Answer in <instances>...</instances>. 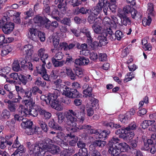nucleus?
I'll list each match as a JSON object with an SVG mask.
<instances>
[{
    "instance_id": "1",
    "label": "nucleus",
    "mask_w": 156,
    "mask_h": 156,
    "mask_svg": "<svg viewBox=\"0 0 156 156\" xmlns=\"http://www.w3.org/2000/svg\"><path fill=\"white\" fill-rule=\"evenodd\" d=\"M76 113L72 109H69L65 112L64 114L62 112H57L56 115L57 118L58 122L61 124L65 121L66 125V128L68 131H70V133L67 136L71 137L74 136L73 133L77 132V127L76 122L77 119L75 117Z\"/></svg>"
},
{
    "instance_id": "2",
    "label": "nucleus",
    "mask_w": 156,
    "mask_h": 156,
    "mask_svg": "<svg viewBox=\"0 0 156 156\" xmlns=\"http://www.w3.org/2000/svg\"><path fill=\"white\" fill-rule=\"evenodd\" d=\"M62 80L60 79H58L54 82V86H53V88L55 90L53 93L51 94V95L49 96L48 99L49 100L47 101L48 103L50 102V101L54 100L53 102L52 103V106L55 107L56 109L60 110L62 108V105L61 102L57 99V98L60 95V92L62 94L66 85L61 84Z\"/></svg>"
},
{
    "instance_id": "3",
    "label": "nucleus",
    "mask_w": 156,
    "mask_h": 156,
    "mask_svg": "<svg viewBox=\"0 0 156 156\" xmlns=\"http://www.w3.org/2000/svg\"><path fill=\"white\" fill-rule=\"evenodd\" d=\"M111 31H108V28L106 30L104 29L103 30V32L101 34L99 35L97 37V39L99 41L98 43L97 41L94 42V44H96L97 46L101 47L102 46H105L108 43L107 39L110 40L108 34L110 32L111 33Z\"/></svg>"
},
{
    "instance_id": "4",
    "label": "nucleus",
    "mask_w": 156,
    "mask_h": 156,
    "mask_svg": "<svg viewBox=\"0 0 156 156\" xmlns=\"http://www.w3.org/2000/svg\"><path fill=\"white\" fill-rule=\"evenodd\" d=\"M98 134L96 135V138L101 139L100 140H96L93 142L90 146H105L106 144V142L103 140L107 138V136L109 134L107 133L106 130H104L101 131L99 130L98 131Z\"/></svg>"
},
{
    "instance_id": "5",
    "label": "nucleus",
    "mask_w": 156,
    "mask_h": 156,
    "mask_svg": "<svg viewBox=\"0 0 156 156\" xmlns=\"http://www.w3.org/2000/svg\"><path fill=\"white\" fill-rule=\"evenodd\" d=\"M66 97L72 98H78L81 94L75 88H71L66 86L62 94Z\"/></svg>"
},
{
    "instance_id": "6",
    "label": "nucleus",
    "mask_w": 156,
    "mask_h": 156,
    "mask_svg": "<svg viewBox=\"0 0 156 156\" xmlns=\"http://www.w3.org/2000/svg\"><path fill=\"white\" fill-rule=\"evenodd\" d=\"M4 20L2 27H1V28L2 29V31L5 34H9L14 28V23L11 22H8V18L6 16H4Z\"/></svg>"
},
{
    "instance_id": "7",
    "label": "nucleus",
    "mask_w": 156,
    "mask_h": 156,
    "mask_svg": "<svg viewBox=\"0 0 156 156\" xmlns=\"http://www.w3.org/2000/svg\"><path fill=\"white\" fill-rule=\"evenodd\" d=\"M19 61L20 62V64L21 65L22 69L25 72H27V71H29L31 72L33 70L34 66L31 62H27V59L20 58H19Z\"/></svg>"
},
{
    "instance_id": "8",
    "label": "nucleus",
    "mask_w": 156,
    "mask_h": 156,
    "mask_svg": "<svg viewBox=\"0 0 156 156\" xmlns=\"http://www.w3.org/2000/svg\"><path fill=\"white\" fill-rule=\"evenodd\" d=\"M108 31H111V33L109 32L108 34L109 37L111 41H114L117 40L118 41H120L123 37L124 34L123 33L119 30L116 31L115 34L113 33L111 28L109 27L108 28Z\"/></svg>"
},
{
    "instance_id": "9",
    "label": "nucleus",
    "mask_w": 156,
    "mask_h": 156,
    "mask_svg": "<svg viewBox=\"0 0 156 156\" xmlns=\"http://www.w3.org/2000/svg\"><path fill=\"white\" fill-rule=\"evenodd\" d=\"M123 11L124 13L130 14L133 19H135L136 17L139 18L140 15L137 11L134 8L129 5L124 7Z\"/></svg>"
},
{
    "instance_id": "10",
    "label": "nucleus",
    "mask_w": 156,
    "mask_h": 156,
    "mask_svg": "<svg viewBox=\"0 0 156 156\" xmlns=\"http://www.w3.org/2000/svg\"><path fill=\"white\" fill-rule=\"evenodd\" d=\"M104 3V1H103L99 0L97 6L94 7L92 10L90 9L89 12L98 17V15L101 11L102 9L103 8V9H104L103 5Z\"/></svg>"
},
{
    "instance_id": "11",
    "label": "nucleus",
    "mask_w": 156,
    "mask_h": 156,
    "mask_svg": "<svg viewBox=\"0 0 156 156\" xmlns=\"http://www.w3.org/2000/svg\"><path fill=\"white\" fill-rule=\"evenodd\" d=\"M38 106H37L35 108H31L29 109L28 108H26L23 107V109L22 110V112H23L24 115H26V116L30 115L32 116L35 117H37L38 115V112L37 111Z\"/></svg>"
},
{
    "instance_id": "12",
    "label": "nucleus",
    "mask_w": 156,
    "mask_h": 156,
    "mask_svg": "<svg viewBox=\"0 0 156 156\" xmlns=\"http://www.w3.org/2000/svg\"><path fill=\"white\" fill-rule=\"evenodd\" d=\"M37 55L43 63L46 64V61L49 57L46 50L44 48H41L38 50Z\"/></svg>"
},
{
    "instance_id": "13",
    "label": "nucleus",
    "mask_w": 156,
    "mask_h": 156,
    "mask_svg": "<svg viewBox=\"0 0 156 156\" xmlns=\"http://www.w3.org/2000/svg\"><path fill=\"white\" fill-rule=\"evenodd\" d=\"M17 81V83L19 85L23 86L25 85L29 81L32 80V78L31 77L30 75H24L23 74H20L19 75V78Z\"/></svg>"
},
{
    "instance_id": "14",
    "label": "nucleus",
    "mask_w": 156,
    "mask_h": 156,
    "mask_svg": "<svg viewBox=\"0 0 156 156\" xmlns=\"http://www.w3.org/2000/svg\"><path fill=\"white\" fill-rule=\"evenodd\" d=\"M38 32V30L36 28H29L28 33V38L36 42L38 41V37L37 35Z\"/></svg>"
},
{
    "instance_id": "15",
    "label": "nucleus",
    "mask_w": 156,
    "mask_h": 156,
    "mask_svg": "<svg viewBox=\"0 0 156 156\" xmlns=\"http://www.w3.org/2000/svg\"><path fill=\"white\" fill-rule=\"evenodd\" d=\"M55 4L57 5L61 13L63 14L66 13V10L65 7L67 5L66 0H55Z\"/></svg>"
},
{
    "instance_id": "16",
    "label": "nucleus",
    "mask_w": 156,
    "mask_h": 156,
    "mask_svg": "<svg viewBox=\"0 0 156 156\" xmlns=\"http://www.w3.org/2000/svg\"><path fill=\"white\" fill-rule=\"evenodd\" d=\"M13 136L12 135H9L5 136V138L3 137H0V146H6L7 145L10 146L13 143V141L11 140H7L10 139Z\"/></svg>"
},
{
    "instance_id": "17",
    "label": "nucleus",
    "mask_w": 156,
    "mask_h": 156,
    "mask_svg": "<svg viewBox=\"0 0 156 156\" xmlns=\"http://www.w3.org/2000/svg\"><path fill=\"white\" fill-rule=\"evenodd\" d=\"M119 139L118 138H115L114 137L109 141L108 143V146H117L120 145L121 146H129L125 142L119 143Z\"/></svg>"
},
{
    "instance_id": "18",
    "label": "nucleus",
    "mask_w": 156,
    "mask_h": 156,
    "mask_svg": "<svg viewBox=\"0 0 156 156\" xmlns=\"http://www.w3.org/2000/svg\"><path fill=\"white\" fill-rule=\"evenodd\" d=\"M119 16L121 19L122 24L125 26L131 24V20L123 11L119 12Z\"/></svg>"
},
{
    "instance_id": "19",
    "label": "nucleus",
    "mask_w": 156,
    "mask_h": 156,
    "mask_svg": "<svg viewBox=\"0 0 156 156\" xmlns=\"http://www.w3.org/2000/svg\"><path fill=\"white\" fill-rule=\"evenodd\" d=\"M15 89L17 92L18 95L17 96V98H15L14 99V101L15 102H19L20 100L22 99V98H23L26 89L24 90L22 87L17 86H15Z\"/></svg>"
},
{
    "instance_id": "20",
    "label": "nucleus",
    "mask_w": 156,
    "mask_h": 156,
    "mask_svg": "<svg viewBox=\"0 0 156 156\" xmlns=\"http://www.w3.org/2000/svg\"><path fill=\"white\" fill-rule=\"evenodd\" d=\"M92 127L89 125H84L82 126H79L77 127V132L79 129H86L87 131V132L90 134H94L96 136L97 134H98V131L99 130L95 129L92 128Z\"/></svg>"
},
{
    "instance_id": "21",
    "label": "nucleus",
    "mask_w": 156,
    "mask_h": 156,
    "mask_svg": "<svg viewBox=\"0 0 156 156\" xmlns=\"http://www.w3.org/2000/svg\"><path fill=\"white\" fill-rule=\"evenodd\" d=\"M89 62L87 58L84 56H80L75 59L74 63L77 65L82 66L87 65Z\"/></svg>"
},
{
    "instance_id": "22",
    "label": "nucleus",
    "mask_w": 156,
    "mask_h": 156,
    "mask_svg": "<svg viewBox=\"0 0 156 156\" xmlns=\"http://www.w3.org/2000/svg\"><path fill=\"white\" fill-rule=\"evenodd\" d=\"M126 130V132L124 134L119 135V136L120 138H122L124 140H130L133 137L134 135V132Z\"/></svg>"
},
{
    "instance_id": "23",
    "label": "nucleus",
    "mask_w": 156,
    "mask_h": 156,
    "mask_svg": "<svg viewBox=\"0 0 156 156\" xmlns=\"http://www.w3.org/2000/svg\"><path fill=\"white\" fill-rule=\"evenodd\" d=\"M85 107L84 105H80V110L81 112H78V114L77 115L76 113V116H75L77 119H78L79 120L80 122L81 123L83 122L85 119V116L84 113L85 112Z\"/></svg>"
},
{
    "instance_id": "24",
    "label": "nucleus",
    "mask_w": 156,
    "mask_h": 156,
    "mask_svg": "<svg viewBox=\"0 0 156 156\" xmlns=\"http://www.w3.org/2000/svg\"><path fill=\"white\" fill-rule=\"evenodd\" d=\"M57 146L53 144V141L49 139H47L45 141L41 143H37L31 144V146Z\"/></svg>"
},
{
    "instance_id": "25",
    "label": "nucleus",
    "mask_w": 156,
    "mask_h": 156,
    "mask_svg": "<svg viewBox=\"0 0 156 156\" xmlns=\"http://www.w3.org/2000/svg\"><path fill=\"white\" fill-rule=\"evenodd\" d=\"M80 31L86 35L87 38V42L89 44H92L93 42V38L91 37V34L89 29L86 27H84L81 29Z\"/></svg>"
},
{
    "instance_id": "26",
    "label": "nucleus",
    "mask_w": 156,
    "mask_h": 156,
    "mask_svg": "<svg viewBox=\"0 0 156 156\" xmlns=\"http://www.w3.org/2000/svg\"><path fill=\"white\" fill-rule=\"evenodd\" d=\"M89 9H87L86 8L81 7L79 8L76 7L73 10V13L75 15H78L80 14L83 15L86 14L87 13H89Z\"/></svg>"
},
{
    "instance_id": "27",
    "label": "nucleus",
    "mask_w": 156,
    "mask_h": 156,
    "mask_svg": "<svg viewBox=\"0 0 156 156\" xmlns=\"http://www.w3.org/2000/svg\"><path fill=\"white\" fill-rule=\"evenodd\" d=\"M101 21L96 22L92 26V28L94 31V32L96 34H100L102 33V27L101 25Z\"/></svg>"
},
{
    "instance_id": "28",
    "label": "nucleus",
    "mask_w": 156,
    "mask_h": 156,
    "mask_svg": "<svg viewBox=\"0 0 156 156\" xmlns=\"http://www.w3.org/2000/svg\"><path fill=\"white\" fill-rule=\"evenodd\" d=\"M12 50V45L11 44L4 45L1 50V55L2 56H6L11 52Z\"/></svg>"
},
{
    "instance_id": "29",
    "label": "nucleus",
    "mask_w": 156,
    "mask_h": 156,
    "mask_svg": "<svg viewBox=\"0 0 156 156\" xmlns=\"http://www.w3.org/2000/svg\"><path fill=\"white\" fill-rule=\"evenodd\" d=\"M23 109V106L20 107L19 108V114H15L14 116V118L12 119H15V122L16 120L19 121H22L23 120H26V118H24L23 116L26 117V115H24L23 114V112H22V110Z\"/></svg>"
},
{
    "instance_id": "30",
    "label": "nucleus",
    "mask_w": 156,
    "mask_h": 156,
    "mask_svg": "<svg viewBox=\"0 0 156 156\" xmlns=\"http://www.w3.org/2000/svg\"><path fill=\"white\" fill-rule=\"evenodd\" d=\"M48 125L51 128L55 130L62 131L63 129V128L59 126L58 123L55 121L53 119H51L49 121Z\"/></svg>"
},
{
    "instance_id": "31",
    "label": "nucleus",
    "mask_w": 156,
    "mask_h": 156,
    "mask_svg": "<svg viewBox=\"0 0 156 156\" xmlns=\"http://www.w3.org/2000/svg\"><path fill=\"white\" fill-rule=\"evenodd\" d=\"M33 46L31 44H27L24 45L23 49V51H25L26 54L28 56H31L33 53Z\"/></svg>"
},
{
    "instance_id": "32",
    "label": "nucleus",
    "mask_w": 156,
    "mask_h": 156,
    "mask_svg": "<svg viewBox=\"0 0 156 156\" xmlns=\"http://www.w3.org/2000/svg\"><path fill=\"white\" fill-rule=\"evenodd\" d=\"M89 16L87 18V20L90 24L94 23L96 22L101 21V20L99 17H97L89 12Z\"/></svg>"
},
{
    "instance_id": "33",
    "label": "nucleus",
    "mask_w": 156,
    "mask_h": 156,
    "mask_svg": "<svg viewBox=\"0 0 156 156\" xmlns=\"http://www.w3.org/2000/svg\"><path fill=\"white\" fill-rule=\"evenodd\" d=\"M56 139L55 142L56 143L60 145V144H62V142L63 141V139L65 136V134L61 132H58L56 133Z\"/></svg>"
},
{
    "instance_id": "34",
    "label": "nucleus",
    "mask_w": 156,
    "mask_h": 156,
    "mask_svg": "<svg viewBox=\"0 0 156 156\" xmlns=\"http://www.w3.org/2000/svg\"><path fill=\"white\" fill-rule=\"evenodd\" d=\"M104 125L105 126L107 129H106L107 133L110 134L111 131L114 129V122H106L104 123Z\"/></svg>"
},
{
    "instance_id": "35",
    "label": "nucleus",
    "mask_w": 156,
    "mask_h": 156,
    "mask_svg": "<svg viewBox=\"0 0 156 156\" xmlns=\"http://www.w3.org/2000/svg\"><path fill=\"white\" fill-rule=\"evenodd\" d=\"M8 104V108L11 112H15L17 107V105L14 101L8 100L7 101Z\"/></svg>"
},
{
    "instance_id": "36",
    "label": "nucleus",
    "mask_w": 156,
    "mask_h": 156,
    "mask_svg": "<svg viewBox=\"0 0 156 156\" xmlns=\"http://www.w3.org/2000/svg\"><path fill=\"white\" fill-rule=\"evenodd\" d=\"M51 60L52 63L55 67H62L65 64V60H64L58 61L54 57L52 58Z\"/></svg>"
},
{
    "instance_id": "37",
    "label": "nucleus",
    "mask_w": 156,
    "mask_h": 156,
    "mask_svg": "<svg viewBox=\"0 0 156 156\" xmlns=\"http://www.w3.org/2000/svg\"><path fill=\"white\" fill-rule=\"evenodd\" d=\"M33 125L32 121L28 120L26 118V120H23L22 122L21 123V126L23 128L25 129L27 128L32 127Z\"/></svg>"
},
{
    "instance_id": "38",
    "label": "nucleus",
    "mask_w": 156,
    "mask_h": 156,
    "mask_svg": "<svg viewBox=\"0 0 156 156\" xmlns=\"http://www.w3.org/2000/svg\"><path fill=\"white\" fill-rule=\"evenodd\" d=\"M66 74L71 80H74L76 79V75L71 69L66 68Z\"/></svg>"
},
{
    "instance_id": "39",
    "label": "nucleus",
    "mask_w": 156,
    "mask_h": 156,
    "mask_svg": "<svg viewBox=\"0 0 156 156\" xmlns=\"http://www.w3.org/2000/svg\"><path fill=\"white\" fill-rule=\"evenodd\" d=\"M45 17H43L37 16L34 17V23H37L39 26H42L44 25V20Z\"/></svg>"
},
{
    "instance_id": "40",
    "label": "nucleus",
    "mask_w": 156,
    "mask_h": 156,
    "mask_svg": "<svg viewBox=\"0 0 156 156\" xmlns=\"http://www.w3.org/2000/svg\"><path fill=\"white\" fill-rule=\"evenodd\" d=\"M87 44L85 43L82 44L79 48V49L82 50L80 53L85 56L87 55L89 53V51L86 49L87 48Z\"/></svg>"
},
{
    "instance_id": "41",
    "label": "nucleus",
    "mask_w": 156,
    "mask_h": 156,
    "mask_svg": "<svg viewBox=\"0 0 156 156\" xmlns=\"http://www.w3.org/2000/svg\"><path fill=\"white\" fill-rule=\"evenodd\" d=\"M15 119H11V120L6 122V124L10 129L11 131L13 133L15 132Z\"/></svg>"
},
{
    "instance_id": "42",
    "label": "nucleus",
    "mask_w": 156,
    "mask_h": 156,
    "mask_svg": "<svg viewBox=\"0 0 156 156\" xmlns=\"http://www.w3.org/2000/svg\"><path fill=\"white\" fill-rule=\"evenodd\" d=\"M73 152V148L69 147H67V148L63 150L60 153V156H69L71 153Z\"/></svg>"
},
{
    "instance_id": "43",
    "label": "nucleus",
    "mask_w": 156,
    "mask_h": 156,
    "mask_svg": "<svg viewBox=\"0 0 156 156\" xmlns=\"http://www.w3.org/2000/svg\"><path fill=\"white\" fill-rule=\"evenodd\" d=\"M154 122L155 121L153 120H145L141 123L140 126L143 129H144L147 128L149 126L152 125Z\"/></svg>"
},
{
    "instance_id": "44",
    "label": "nucleus",
    "mask_w": 156,
    "mask_h": 156,
    "mask_svg": "<svg viewBox=\"0 0 156 156\" xmlns=\"http://www.w3.org/2000/svg\"><path fill=\"white\" fill-rule=\"evenodd\" d=\"M25 151V150L23 147H18L16 150L11 156H21L22 154Z\"/></svg>"
},
{
    "instance_id": "45",
    "label": "nucleus",
    "mask_w": 156,
    "mask_h": 156,
    "mask_svg": "<svg viewBox=\"0 0 156 156\" xmlns=\"http://www.w3.org/2000/svg\"><path fill=\"white\" fill-rule=\"evenodd\" d=\"M51 94H50V95H48V96L47 97H45L44 95H42L41 97V100H42L43 101H45L47 105H49L50 104V105H51V107L52 108H53L55 109V110H57V111H58L62 110L63 109V106H62V108H61L62 109H60V110H58L57 109H56V108H55V107H53V106H52V105H51L52 104L51 103H52L54 101H54V100H52L51 101H50V102L49 103H47V101H48V100H49V99H48V98L50 96H51Z\"/></svg>"
},
{
    "instance_id": "46",
    "label": "nucleus",
    "mask_w": 156,
    "mask_h": 156,
    "mask_svg": "<svg viewBox=\"0 0 156 156\" xmlns=\"http://www.w3.org/2000/svg\"><path fill=\"white\" fill-rule=\"evenodd\" d=\"M29 99V100H24V101L25 105V107H24L29 109L33 107L34 103L32 98Z\"/></svg>"
},
{
    "instance_id": "47",
    "label": "nucleus",
    "mask_w": 156,
    "mask_h": 156,
    "mask_svg": "<svg viewBox=\"0 0 156 156\" xmlns=\"http://www.w3.org/2000/svg\"><path fill=\"white\" fill-rule=\"evenodd\" d=\"M120 151V149L117 148V147H110L108 150V152L111 153L113 156H117L119 154L118 153Z\"/></svg>"
},
{
    "instance_id": "48",
    "label": "nucleus",
    "mask_w": 156,
    "mask_h": 156,
    "mask_svg": "<svg viewBox=\"0 0 156 156\" xmlns=\"http://www.w3.org/2000/svg\"><path fill=\"white\" fill-rule=\"evenodd\" d=\"M131 119L126 113L124 115H121L119 117V119L120 122L124 123H126Z\"/></svg>"
},
{
    "instance_id": "49",
    "label": "nucleus",
    "mask_w": 156,
    "mask_h": 156,
    "mask_svg": "<svg viewBox=\"0 0 156 156\" xmlns=\"http://www.w3.org/2000/svg\"><path fill=\"white\" fill-rule=\"evenodd\" d=\"M87 136H85L84 137H82V138L80 139L78 142L77 143V146H86L87 144Z\"/></svg>"
},
{
    "instance_id": "50",
    "label": "nucleus",
    "mask_w": 156,
    "mask_h": 156,
    "mask_svg": "<svg viewBox=\"0 0 156 156\" xmlns=\"http://www.w3.org/2000/svg\"><path fill=\"white\" fill-rule=\"evenodd\" d=\"M19 64H20V62L19 61V59L14 61L12 65V68L14 71L18 72L20 70V67Z\"/></svg>"
},
{
    "instance_id": "51",
    "label": "nucleus",
    "mask_w": 156,
    "mask_h": 156,
    "mask_svg": "<svg viewBox=\"0 0 156 156\" xmlns=\"http://www.w3.org/2000/svg\"><path fill=\"white\" fill-rule=\"evenodd\" d=\"M10 113L9 111L5 109L3 110L1 114V116L3 119H7L10 116Z\"/></svg>"
},
{
    "instance_id": "52",
    "label": "nucleus",
    "mask_w": 156,
    "mask_h": 156,
    "mask_svg": "<svg viewBox=\"0 0 156 156\" xmlns=\"http://www.w3.org/2000/svg\"><path fill=\"white\" fill-rule=\"evenodd\" d=\"M51 16L53 18L58 20L59 19V17L58 16H59L60 14L59 11H58L57 8L56 7L54 8L51 11Z\"/></svg>"
},
{
    "instance_id": "53",
    "label": "nucleus",
    "mask_w": 156,
    "mask_h": 156,
    "mask_svg": "<svg viewBox=\"0 0 156 156\" xmlns=\"http://www.w3.org/2000/svg\"><path fill=\"white\" fill-rule=\"evenodd\" d=\"M35 84L38 87H45L46 85V82L45 81L41 80V78L37 79L35 81Z\"/></svg>"
},
{
    "instance_id": "54",
    "label": "nucleus",
    "mask_w": 156,
    "mask_h": 156,
    "mask_svg": "<svg viewBox=\"0 0 156 156\" xmlns=\"http://www.w3.org/2000/svg\"><path fill=\"white\" fill-rule=\"evenodd\" d=\"M32 96V89L31 88H27L26 89L24 94L23 97L24 99L25 98L31 99Z\"/></svg>"
},
{
    "instance_id": "55",
    "label": "nucleus",
    "mask_w": 156,
    "mask_h": 156,
    "mask_svg": "<svg viewBox=\"0 0 156 156\" xmlns=\"http://www.w3.org/2000/svg\"><path fill=\"white\" fill-rule=\"evenodd\" d=\"M48 151L53 154H58L61 151L59 147H50Z\"/></svg>"
},
{
    "instance_id": "56",
    "label": "nucleus",
    "mask_w": 156,
    "mask_h": 156,
    "mask_svg": "<svg viewBox=\"0 0 156 156\" xmlns=\"http://www.w3.org/2000/svg\"><path fill=\"white\" fill-rule=\"evenodd\" d=\"M73 71L76 75V76L81 77L83 76V72L81 68L76 67L73 69Z\"/></svg>"
},
{
    "instance_id": "57",
    "label": "nucleus",
    "mask_w": 156,
    "mask_h": 156,
    "mask_svg": "<svg viewBox=\"0 0 156 156\" xmlns=\"http://www.w3.org/2000/svg\"><path fill=\"white\" fill-rule=\"evenodd\" d=\"M41 147H29V150L31 154L35 153L39 154L40 152V149L43 150L42 148H41Z\"/></svg>"
},
{
    "instance_id": "58",
    "label": "nucleus",
    "mask_w": 156,
    "mask_h": 156,
    "mask_svg": "<svg viewBox=\"0 0 156 156\" xmlns=\"http://www.w3.org/2000/svg\"><path fill=\"white\" fill-rule=\"evenodd\" d=\"M135 74L132 72H129L127 73V76H126L124 80V82L126 83L129 81L131 80L133 78H134Z\"/></svg>"
},
{
    "instance_id": "59",
    "label": "nucleus",
    "mask_w": 156,
    "mask_h": 156,
    "mask_svg": "<svg viewBox=\"0 0 156 156\" xmlns=\"http://www.w3.org/2000/svg\"><path fill=\"white\" fill-rule=\"evenodd\" d=\"M38 124L41 126V129L45 132H47L48 130V126L44 122L42 121H39L38 122Z\"/></svg>"
},
{
    "instance_id": "60",
    "label": "nucleus",
    "mask_w": 156,
    "mask_h": 156,
    "mask_svg": "<svg viewBox=\"0 0 156 156\" xmlns=\"http://www.w3.org/2000/svg\"><path fill=\"white\" fill-rule=\"evenodd\" d=\"M24 14L25 16H24V18L27 20L28 18L33 16L34 13L32 9L30 8L29 10L24 12Z\"/></svg>"
},
{
    "instance_id": "61",
    "label": "nucleus",
    "mask_w": 156,
    "mask_h": 156,
    "mask_svg": "<svg viewBox=\"0 0 156 156\" xmlns=\"http://www.w3.org/2000/svg\"><path fill=\"white\" fill-rule=\"evenodd\" d=\"M92 88L91 87H88L87 88L83 90V93L86 97H90L91 95Z\"/></svg>"
},
{
    "instance_id": "62",
    "label": "nucleus",
    "mask_w": 156,
    "mask_h": 156,
    "mask_svg": "<svg viewBox=\"0 0 156 156\" xmlns=\"http://www.w3.org/2000/svg\"><path fill=\"white\" fill-rule=\"evenodd\" d=\"M46 64L43 63L40 69H37L38 73H39V74H40L41 76L44 74L46 73V69L45 67Z\"/></svg>"
},
{
    "instance_id": "63",
    "label": "nucleus",
    "mask_w": 156,
    "mask_h": 156,
    "mask_svg": "<svg viewBox=\"0 0 156 156\" xmlns=\"http://www.w3.org/2000/svg\"><path fill=\"white\" fill-rule=\"evenodd\" d=\"M144 146H154V141L152 139H148L144 140Z\"/></svg>"
},
{
    "instance_id": "64",
    "label": "nucleus",
    "mask_w": 156,
    "mask_h": 156,
    "mask_svg": "<svg viewBox=\"0 0 156 156\" xmlns=\"http://www.w3.org/2000/svg\"><path fill=\"white\" fill-rule=\"evenodd\" d=\"M107 55L104 53H100L98 54V59L100 61H105L107 60Z\"/></svg>"
}]
</instances>
